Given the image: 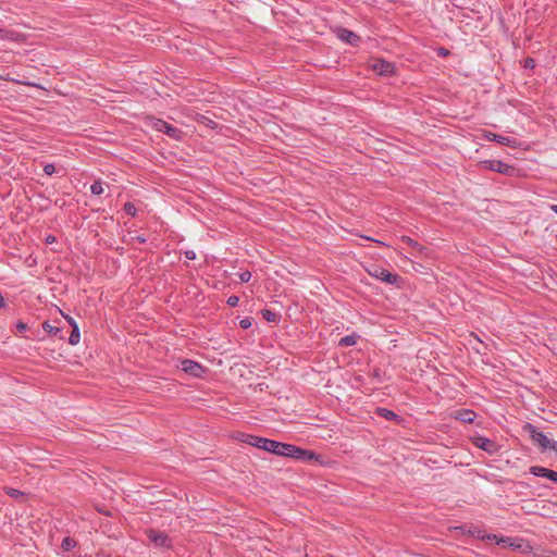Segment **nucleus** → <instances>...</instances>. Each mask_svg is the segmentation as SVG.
Returning a JSON list of instances; mask_svg holds the SVG:
<instances>
[{"label": "nucleus", "instance_id": "obj_1", "mask_svg": "<svg viewBox=\"0 0 557 557\" xmlns=\"http://www.w3.org/2000/svg\"><path fill=\"white\" fill-rule=\"evenodd\" d=\"M366 270L368 274L371 275L372 277L391 285H398L399 282L401 281V277L398 274L392 273L388 270L381 268L380 265L376 264H371Z\"/></svg>", "mask_w": 557, "mask_h": 557}, {"label": "nucleus", "instance_id": "obj_2", "mask_svg": "<svg viewBox=\"0 0 557 557\" xmlns=\"http://www.w3.org/2000/svg\"><path fill=\"white\" fill-rule=\"evenodd\" d=\"M479 165L507 176H515L517 169L513 165L507 164L500 160H483L479 162Z\"/></svg>", "mask_w": 557, "mask_h": 557}, {"label": "nucleus", "instance_id": "obj_3", "mask_svg": "<svg viewBox=\"0 0 557 557\" xmlns=\"http://www.w3.org/2000/svg\"><path fill=\"white\" fill-rule=\"evenodd\" d=\"M523 430L530 435L533 443L537 444L542 451H547V445L549 444V438L541 432L536 426L531 423H527L523 426Z\"/></svg>", "mask_w": 557, "mask_h": 557}, {"label": "nucleus", "instance_id": "obj_4", "mask_svg": "<svg viewBox=\"0 0 557 557\" xmlns=\"http://www.w3.org/2000/svg\"><path fill=\"white\" fill-rule=\"evenodd\" d=\"M287 448L288 449H286L284 457H290L296 460H308V461L318 459V456L312 450L302 449V448L297 447L292 444H288Z\"/></svg>", "mask_w": 557, "mask_h": 557}, {"label": "nucleus", "instance_id": "obj_5", "mask_svg": "<svg viewBox=\"0 0 557 557\" xmlns=\"http://www.w3.org/2000/svg\"><path fill=\"white\" fill-rule=\"evenodd\" d=\"M472 444L490 455L496 454L499 450V445L496 442L481 435L473 436Z\"/></svg>", "mask_w": 557, "mask_h": 557}, {"label": "nucleus", "instance_id": "obj_6", "mask_svg": "<svg viewBox=\"0 0 557 557\" xmlns=\"http://www.w3.org/2000/svg\"><path fill=\"white\" fill-rule=\"evenodd\" d=\"M181 366L184 373L194 377H202V375L206 373V368L193 360L183 359L181 360Z\"/></svg>", "mask_w": 557, "mask_h": 557}, {"label": "nucleus", "instance_id": "obj_7", "mask_svg": "<svg viewBox=\"0 0 557 557\" xmlns=\"http://www.w3.org/2000/svg\"><path fill=\"white\" fill-rule=\"evenodd\" d=\"M62 317L67 321V323L72 326V331L69 337V344L71 346H77L81 344L82 335L78 323L69 314H65L63 311H60Z\"/></svg>", "mask_w": 557, "mask_h": 557}, {"label": "nucleus", "instance_id": "obj_8", "mask_svg": "<svg viewBox=\"0 0 557 557\" xmlns=\"http://www.w3.org/2000/svg\"><path fill=\"white\" fill-rule=\"evenodd\" d=\"M371 67L380 75L391 76L395 74L394 64L383 59H375Z\"/></svg>", "mask_w": 557, "mask_h": 557}, {"label": "nucleus", "instance_id": "obj_9", "mask_svg": "<svg viewBox=\"0 0 557 557\" xmlns=\"http://www.w3.org/2000/svg\"><path fill=\"white\" fill-rule=\"evenodd\" d=\"M483 137L490 141H496L503 146H507L510 148H517L519 146L518 140L515 138L505 137L490 131H484Z\"/></svg>", "mask_w": 557, "mask_h": 557}, {"label": "nucleus", "instance_id": "obj_10", "mask_svg": "<svg viewBox=\"0 0 557 557\" xmlns=\"http://www.w3.org/2000/svg\"><path fill=\"white\" fill-rule=\"evenodd\" d=\"M287 447L288 444L286 443H281L274 440L267 438L263 450L284 457L286 449H288Z\"/></svg>", "mask_w": 557, "mask_h": 557}, {"label": "nucleus", "instance_id": "obj_11", "mask_svg": "<svg viewBox=\"0 0 557 557\" xmlns=\"http://www.w3.org/2000/svg\"><path fill=\"white\" fill-rule=\"evenodd\" d=\"M530 472L535 476L545 478L557 483V471L540 466H533L530 468Z\"/></svg>", "mask_w": 557, "mask_h": 557}, {"label": "nucleus", "instance_id": "obj_12", "mask_svg": "<svg viewBox=\"0 0 557 557\" xmlns=\"http://www.w3.org/2000/svg\"><path fill=\"white\" fill-rule=\"evenodd\" d=\"M451 417L457 421L470 424L474 422L476 413L471 409H458L451 413Z\"/></svg>", "mask_w": 557, "mask_h": 557}, {"label": "nucleus", "instance_id": "obj_13", "mask_svg": "<svg viewBox=\"0 0 557 557\" xmlns=\"http://www.w3.org/2000/svg\"><path fill=\"white\" fill-rule=\"evenodd\" d=\"M337 37L351 46H358L360 42V37L347 28H339L337 30Z\"/></svg>", "mask_w": 557, "mask_h": 557}, {"label": "nucleus", "instance_id": "obj_14", "mask_svg": "<svg viewBox=\"0 0 557 557\" xmlns=\"http://www.w3.org/2000/svg\"><path fill=\"white\" fill-rule=\"evenodd\" d=\"M148 539L153 542L157 546H170L171 540L162 532L156 530H149Z\"/></svg>", "mask_w": 557, "mask_h": 557}, {"label": "nucleus", "instance_id": "obj_15", "mask_svg": "<svg viewBox=\"0 0 557 557\" xmlns=\"http://www.w3.org/2000/svg\"><path fill=\"white\" fill-rule=\"evenodd\" d=\"M242 441L250 446L263 449L264 443L267 441L265 437H260L251 434H243Z\"/></svg>", "mask_w": 557, "mask_h": 557}, {"label": "nucleus", "instance_id": "obj_16", "mask_svg": "<svg viewBox=\"0 0 557 557\" xmlns=\"http://www.w3.org/2000/svg\"><path fill=\"white\" fill-rule=\"evenodd\" d=\"M375 412H376L377 416H380V417H382V418H384L386 420L393 421V420H398L399 419V417H398V414L396 412H394L393 410H389L387 408L377 407L375 409Z\"/></svg>", "mask_w": 557, "mask_h": 557}, {"label": "nucleus", "instance_id": "obj_17", "mask_svg": "<svg viewBox=\"0 0 557 557\" xmlns=\"http://www.w3.org/2000/svg\"><path fill=\"white\" fill-rule=\"evenodd\" d=\"M262 318L272 323H278L281 320V315L270 309H263L261 310Z\"/></svg>", "mask_w": 557, "mask_h": 557}, {"label": "nucleus", "instance_id": "obj_18", "mask_svg": "<svg viewBox=\"0 0 557 557\" xmlns=\"http://www.w3.org/2000/svg\"><path fill=\"white\" fill-rule=\"evenodd\" d=\"M359 336L357 334H350L342 337L338 342L339 347H349L357 344Z\"/></svg>", "mask_w": 557, "mask_h": 557}, {"label": "nucleus", "instance_id": "obj_19", "mask_svg": "<svg viewBox=\"0 0 557 557\" xmlns=\"http://www.w3.org/2000/svg\"><path fill=\"white\" fill-rule=\"evenodd\" d=\"M153 128L157 132H161V133H165V134H170L172 131L171 125L162 120H156L153 122Z\"/></svg>", "mask_w": 557, "mask_h": 557}, {"label": "nucleus", "instance_id": "obj_20", "mask_svg": "<svg viewBox=\"0 0 557 557\" xmlns=\"http://www.w3.org/2000/svg\"><path fill=\"white\" fill-rule=\"evenodd\" d=\"M42 330L50 336H55L59 334L60 332V327L53 325L51 322L49 321H45L42 323Z\"/></svg>", "mask_w": 557, "mask_h": 557}, {"label": "nucleus", "instance_id": "obj_21", "mask_svg": "<svg viewBox=\"0 0 557 557\" xmlns=\"http://www.w3.org/2000/svg\"><path fill=\"white\" fill-rule=\"evenodd\" d=\"M197 119L201 124H205L212 129L216 128V126H218L216 122H214L213 120H211L202 114H197Z\"/></svg>", "mask_w": 557, "mask_h": 557}, {"label": "nucleus", "instance_id": "obj_22", "mask_svg": "<svg viewBox=\"0 0 557 557\" xmlns=\"http://www.w3.org/2000/svg\"><path fill=\"white\" fill-rule=\"evenodd\" d=\"M76 546V541L72 537H64L61 544L63 550L69 552Z\"/></svg>", "mask_w": 557, "mask_h": 557}, {"label": "nucleus", "instance_id": "obj_23", "mask_svg": "<svg viewBox=\"0 0 557 557\" xmlns=\"http://www.w3.org/2000/svg\"><path fill=\"white\" fill-rule=\"evenodd\" d=\"M403 240L407 243L409 246H411L413 249H417L419 251H422L423 249V247L418 242L413 240L410 237L405 236Z\"/></svg>", "mask_w": 557, "mask_h": 557}, {"label": "nucleus", "instance_id": "obj_24", "mask_svg": "<svg viewBox=\"0 0 557 557\" xmlns=\"http://www.w3.org/2000/svg\"><path fill=\"white\" fill-rule=\"evenodd\" d=\"M252 322H251V318H244L239 321V326L243 329V330H248L250 326H251Z\"/></svg>", "mask_w": 557, "mask_h": 557}, {"label": "nucleus", "instance_id": "obj_25", "mask_svg": "<svg viewBox=\"0 0 557 557\" xmlns=\"http://www.w3.org/2000/svg\"><path fill=\"white\" fill-rule=\"evenodd\" d=\"M124 210H125V212H126L127 214H129V215H132V216H134V215L136 214V208H135V206H134L133 203H131V202L125 203V206H124Z\"/></svg>", "mask_w": 557, "mask_h": 557}, {"label": "nucleus", "instance_id": "obj_26", "mask_svg": "<svg viewBox=\"0 0 557 557\" xmlns=\"http://www.w3.org/2000/svg\"><path fill=\"white\" fill-rule=\"evenodd\" d=\"M523 66H524V69H530V70L534 69L535 60L533 58H530V57L525 58L523 60Z\"/></svg>", "mask_w": 557, "mask_h": 557}, {"label": "nucleus", "instance_id": "obj_27", "mask_svg": "<svg viewBox=\"0 0 557 557\" xmlns=\"http://www.w3.org/2000/svg\"><path fill=\"white\" fill-rule=\"evenodd\" d=\"M251 278V273L249 271H243L239 273V280L242 283H247Z\"/></svg>", "mask_w": 557, "mask_h": 557}, {"label": "nucleus", "instance_id": "obj_28", "mask_svg": "<svg viewBox=\"0 0 557 557\" xmlns=\"http://www.w3.org/2000/svg\"><path fill=\"white\" fill-rule=\"evenodd\" d=\"M239 302V298L238 296H235V295H232L227 298L226 300V304L230 306V307H236Z\"/></svg>", "mask_w": 557, "mask_h": 557}, {"label": "nucleus", "instance_id": "obj_29", "mask_svg": "<svg viewBox=\"0 0 557 557\" xmlns=\"http://www.w3.org/2000/svg\"><path fill=\"white\" fill-rule=\"evenodd\" d=\"M15 327H16V331H17L18 333H23V332H25V331L27 330V324H26V323H24L23 321H18V322L16 323Z\"/></svg>", "mask_w": 557, "mask_h": 557}, {"label": "nucleus", "instance_id": "obj_30", "mask_svg": "<svg viewBox=\"0 0 557 557\" xmlns=\"http://www.w3.org/2000/svg\"><path fill=\"white\" fill-rule=\"evenodd\" d=\"M9 495L13 498H17L23 495V493L20 490L13 488L9 490Z\"/></svg>", "mask_w": 557, "mask_h": 557}, {"label": "nucleus", "instance_id": "obj_31", "mask_svg": "<svg viewBox=\"0 0 557 557\" xmlns=\"http://www.w3.org/2000/svg\"><path fill=\"white\" fill-rule=\"evenodd\" d=\"M44 171H45L46 174L51 175V174H53L55 172V168L52 164H47L44 168Z\"/></svg>", "mask_w": 557, "mask_h": 557}, {"label": "nucleus", "instance_id": "obj_32", "mask_svg": "<svg viewBox=\"0 0 557 557\" xmlns=\"http://www.w3.org/2000/svg\"><path fill=\"white\" fill-rule=\"evenodd\" d=\"M186 260H194L196 259V253L194 250H186L184 251Z\"/></svg>", "mask_w": 557, "mask_h": 557}, {"label": "nucleus", "instance_id": "obj_33", "mask_svg": "<svg viewBox=\"0 0 557 557\" xmlns=\"http://www.w3.org/2000/svg\"><path fill=\"white\" fill-rule=\"evenodd\" d=\"M91 191H92L94 194H97V195L101 194V193H102V186H101V184H94V185L91 186Z\"/></svg>", "mask_w": 557, "mask_h": 557}, {"label": "nucleus", "instance_id": "obj_34", "mask_svg": "<svg viewBox=\"0 0 557 557\" xmlns=\"http://www.w3.org/2000/svg\"><path fill=\"white\" fill-rule=\"evenodd\" d=\"M547 450H554L557 453V442L549 440V444L547 445Z\"/></svg>", "mask_w": 557, "mask_h": 557}, {"label": "nucleus", "instance_id": "obj_35", "mask_svg": "<svg viewBox=\"0 0 557 557\" xmlns=\"http://www.w3.org/2000/svg\"><path fill=\"white\" fill-rule=\"evenodd\" d=\"M467 532H468V534H470V535H473V536H478V537H482V539H483V535L481 534V531H480V530H476V529H475V530H471V529H469Z\"/></svg>", "mask_w": 557, "mask_h": 557}, {"label": "nucleus", "instance_id": "obj_36", "mask_svg": "<svg viewBox=\"0 0 557 557\" xmlns=\"http://www.w3.org/2000/svg\"><path fill=\"white\" fill-rule=\"evenodd\" d=\"M8 38H9V32L0 28V39H8Z\"/></svg>", "mask_w": 557, "mask_h": 557}, {"label": "nucleus", "instance_id": "obj_37", "mask_svg": "<svg viewBox=\"0 0 557 557\" xmlns=\"http://www.w3.org/2000/svg\"><path fill=\"white\" fill-rule=\"evenodd\" d=\"M438 54H440V55L445 57V55H447V54H448V50H447V49H445V48H441V49L438 50Z\"/></svg>", "mask_w": 557, "mask_h": 557}, {"label": "nucleus", "instance_id": "obj_38", "mask_svg": "<svg viewBox=\"0 0 557 557\" xmlns=\"http://www.w3.org/2000/svg\"><path fill=\"white\" fill-rule=\"evenodd\" d=\"M5 306V300L3 296L0 294V308H3Z\"/></svg>", "mask_w": 557, "mask_h": 557}, {"label": "nucleus", "instance_id": "obj_39", "mask_svg": "<svg viewBox=\"0 0 557 557\" xmlns=\"http://www.w3.org/2000/svg\"><path fill=\"white\" fill-rule=\"evenodd\" d=\"M54 242H55V237H53V236H48L47 237V243L51 244V243H54Z\"/></svg>", "mask_w": 557, "mask_h": 557}, {"label": "nucleus", "instance_id": "obj_40", "mask_svg": "<svg viewBox=\"0 0 557 557\" xmlns=\"http://www.w3.org/2000/svg\"><path fill=\"white\" fill-rule=\"evenodd\" d=\"M510 539L507 537V539H500V541H498L497 543H503V544H507L509 543Z\"/></svg>", "mask_w": 557, "mask_h": 557}, {"label": "nucleus", "instance_id": "obj_41", "mask_svg": "<svg viewBox=\"0 0 557 557\" xmlns=\"http://www.w3.org/2000/svg\"><path fill=\"white\" fill-rule=\"evenodd\" d=\"M454 529H455V530H460V531H462V532H465V531H466V528H465V527H455Z\"/></svg>", "mask_w": 557, "mask_h": 557}, {"label": "nucleus", "instance_id": "obj_42", "mask_svg": "<svg viewBox=\"0 0 557 557\" xmlns=\"http://www.w3.org/2000/svg\"><path fill=\"white\" fill-rule=\"evenodd\" d=\"M552 210L557 214V205H552Z\"/></svg>", "mask_w": 557, "mask_h": 557}]
</instances>
